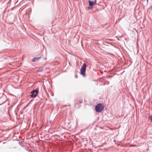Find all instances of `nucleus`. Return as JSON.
I'll return each instance as SVG.
<instances>
[{
  "mask_svg": "<svg viewBox=\"0 0 152 152\" xmlns=\"http://www.w3.org/2000/svg\"><path fill=\"white\" fill-rule=\"evenodd\" d=\"M104 106L102 103H98L96 106L95 110L97 113L101 112L104 109Z\"/></svg>",
  "mask_w": 152,
  "mask_h": 152,
  "instance_id": "obj_1",
  "label": "nucleus"
},
{
  "mask_svg": "<svg viewBox=\"0 0 152 152\" xmlns=\"http://www.w3.org/2000/svg\"><path fill=\"white\" fill-rule=\"evenodd\" d=\"M86 64L84 63L81 66L80 70V74L83 76H85L86 72Z\"/></svg>",
  "mask_w": 152,
  "mask_h": 152,
  "instance_id": "obj_2",
  "label": "nucleus"
},
{
  "mask_svg": "<svg viewBox=\"0 0 152 152\" xmlns=\"http://www.w3.org/2000/svg\"><path fill=\"white\" fill-rule=\"evenodd\" d=\"M39 92V90L37 89L33 90L31 92V95L30 96L31 97L35 98Z\"/></svg>",
  "mask_w": 152,
  "mask_h": 152,
  "instance_id": "obj_3",
  "label": "nucleus"
},
{
  "mask_svg": "<svg viewBox=\"0 0 152 152\" xmlns=\"http://www.w3.org/2000/svg\"><path fill=\"white\" fill-rule=\"evenodd\" d=\"M88 4L89 7L91 9H92L93 6L95 5L93 1H91L90 0H88Z\"/></svg>",
  "mask_w": 152,
  "mask_h": 152,
  "instance_id": "obj_4",
  "label": "nucleus"
},
{
  "mask_svg": "<svg viewBox=\"0 0 152 152\" xmlns=\"http://www.w3.org/2000/svg\"><path fill=\"white\" fill-rule=\"evenodd\" d=\"M41 57H35L34 58L32 59V61L33 62H35L38 61L39 59L41 58Z\"/></svg>",
  "mask_w": 152,
  "mask_h": 152,
  "instance_id": "obj_5",
  "label": "nucleus"
},
{
  "mask_svg": "<svg viewBox=\"0 0 152 152\" xmlns=\"http://www.w3.org/2000/svg\"><path fill=\"white\" fill-rule=\"evenodd\" d=\"M43 69L42 68H41V69H38L37 70V72H41L43 71Z\"/></svg>",
  "mask_w": 152,
  "mask_h": 152,
  "instance_id": "obj_6",
  "label": "nucleus"
},
{
  "mask_svg": "<svg viewBox=\"0 0 152 152\" xmlns=\"http://www.w3.org/2000/svg\"><path fill=\"white\" fill-rule=\"evenodd\" d=\"M149 118L151 121L152 122V115L150 116Z\"/></svg>",
  "mask_w": 152,
  "mask_h": 152,
  "instance_id": "obj_7",
  "label": "nucleus"
},
{
  "mask_svg": "<svg viewBox=\"0 0 152 152\" xmlns=\"http://www.w3.org/2000/svg\"><path fill=\"white\" fill-rule=\"evenodd\" d=\"M96 0H94V1H93L94 5L96 4Z\"/></svg>",
  "mask_w": 152,
  "mask_h": 152,
  "instance_id": "obj_8",
  "label": "nucleus"
},
{
  "mask_svg": "<svg viewBox=\"0 0 152 152\" xmlns=\"http://www.w3.org/2000/svg\"><path fill=\"white\" fill-rule=\"evenodd\" d=\"M49 123L51 124L52 123V120L49 121Z\"/></svg>",
  "mask_w": 152,
  "mask_h": 152,
  "instance_id": "obj_9",
  "label": "nucleus"
}]
</instances>
